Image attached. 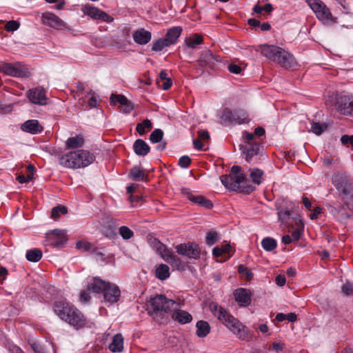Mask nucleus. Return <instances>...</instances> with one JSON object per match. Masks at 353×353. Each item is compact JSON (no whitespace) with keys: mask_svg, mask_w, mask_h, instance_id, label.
<instances>
[{"mask_svg":"<svg viewBox=\"0 0 353 353\" xmlns=\"http://www.w3.org/2000/svg\"><path fill=\"white\" fill-rule=\"evenodd\" d=\"M133 149L137 155L141 157L146 156L150 150V146L142 139H137L134 141Z\"/></svg>","mask_w":353,"mask_h":353,"instance_id":"393cba45","label":"nucleus"},{"mask_svg":"<svg viewBox=\"0 0 353 353\" xmlns=\"http://www.w3.org/2000/svg\"><path fill=\"white\" fill-rule=\"evenodd\" d=\"M120 296L121 291L115 284L110 283L103 292L104 300L111 304L117 302Z\"/></svg>","mask_w":353,"mask_h":353,"instance_id":"a211bd4d","label":"nucleus"},{"mask_svg":"<svg viewBox=\"0 0 353 353\" xmlns=\"http://www.w3.org/2000/svg\"><path fill=\"white\" fill-rule=\"evenodd\" d=\"M186 197L192 203L203 207L206 209H211L213 207L212 202L202 195H194L190 192H184Z\"/></svg>","mask_w":353,"mask_h":353,"instance_id":"6ab92c4d","label":"nucleus"},{"mask_svg":"<svg viewBox=\"0 0 353 353\" xmlns=\"http://www.w3.org/2000/svg\"><path fill=\"white\" fill-rule=\"evenodd\" d=\"M220 180L227 189L232 191L250 194L254 190V188L252 185H241L247 181V179L245 174L241 172V168L239 165H233L231 168L230 175H222Z\"/></svg>","mask_w":353,"mask_h":353,"instance_id":"20e7f679","label":"nucleus"},{"mask_svg":"<svg viewBox=\"0 0 353 353\" xmlns=\"http://www.w3.org/2000/svg\"><path fill=\"white\" fill-rule=\"evenodd\" d=\"M95 161V156L85 150L70 152L59 157L61 165L72 169L85 168Z\"/></svg>","mask_w":353,"mask_h":353,"instance_id":"39448f33","label":"nucleus"},{"mask_svg":"<svg viewBox=\"0 0 353 353\" xmlns=\"http://www.w3.org/2000/svg\"><path fill=\"white\" fill-rule=\"evenodd\" d=\"M321 211H322V209L320 208V207H316L314 209V211L313 212H312L310 214V218L312 219V220H315L317 219L318 217V215L320 214L321 213Z\"/></svg>","mask_w":353,"mask_h":353,"instance_id":"680f3d73","label":"nucleus"},{"mask_svg":"<svg viewBox=\"0 0 353 353\" xmlns=\"http://www.w3.org/2000/svg\"><path fill=\"white\" fill-rule=\"evenodd\" d=\"M210 139V134L207 130H202L199 132V139L201 141H205Z\"/></svg>","mask_w":353,"mask_h":353,"instance_id":"e2e57ef3","label":"nucleus"},{"mask_svg":"<svg viewBox=\"0 0 353 353\" xmlns=\"http://www.w3.org/2000/svg\"><path fill=\"white\" fill-rule=\"evenodd\" d=\"M212 254L215 257H219L223 254V248H221V247H214L212 250Z\"/></svg>","mask_w":353,"mask_h":353,"instance_id":"774afa93","label":"nucleus"},{"mask_svg":"<svg viewBox=\"0 0 353 353\" xmlns=\"http://www.w3.org/2000/svg\"><path fill=\"white\" fill-rule=\"evenodd\" d=\"M110 103L113 105L119 103L121 105V111L124 113H129L133 109L132 103L125 97L120 94H112Z\"/></svg>","mask_w":353,"mask_h":353,"instance_id":"2eb2a0df","label":"nucleus"},{"mask_svg":"<svg viewBox=\"0 0 353 353\" xmlns=\"http://www.w3.org/2000/svg\"><path fill=\"white\" fill-rule=\"evenodd\" d=\"M84 144V139L81 135L72 137L66 141V147L70 148H77L82 147Z\"/></svg>","mask_w":353,"mask_h":353,"instance_id":"7c9ffc66","label":"nucleus"},{"mask_svg":"<svg viewBox=\"0 0 353 353\" xmlns=\"http://www.w3.org/2000/svg\"><path fill=\"white\" fill-rule=\"evenodd\" d=\"M26 259L31 262H38L42 257V251L38 248L28 250L26 254Z\"/></svg>","mask_w":353,"mask_h":353,"instance_id":"473e14b6","label":"nucleus"},{"mask_svg":"<svg viewBox=\"0 0 353 353\" xmlns=\"http://www.w3.org/2000/svg\"><path fill=\"white\" fill-rule=\"evenodd\" d=\"M194 148L198 150H202L203 148V144L200 139H194L193 140Z\"/></svg>","mask_w":353,"mask_h":353,"instance_id":"338daca9","label":"nucleus"},{"mask_svg":"<svg viewBox=\"0 0 353 353\" xmlns=\"http://www.w3.org/2000/svg\"><path fill=\"white\" fill-rule=\"evenodd\" d=\"M167 263H170L172 267L175 268L177 270L182 269V262L181 260L177 257L176 255H174L170 261Z\"/></svg>","mask_w":353,"mask_h":353,"instance_id":"3c124183","label":"nucleus"},{"mask_svg":"<svg viewBox=\"0 0 353 353\" xmlns=\"http://www.w3.org/2000/svg\"><path fill=\"white\" fill-rule=\"evenodd\" d=\"M19 23L17 21L10 20L8 21L5 26V28L8 32H13L19 28Z\"/></svg>","mask_w":353,"mask_h":353,"instance_id":"8fccbe9b","label":"nucleus"},{"mask_svg":"<svg viewBox=\"0 0 353 353\" xmlns=\"http://www.w3.org/2000/svg\"><path fill=\"white\" fill-rule=\"evenodd\" d=\"M219 239L218 234L215 231H210L207 233L205 242L209 245H214Z\"/></svg>","mask_w":353,"mask_h":353,"instance_id":"49530a36","label":"nucleus"},{"mask_svg":"<svg viewBox=\"0 0 353 353\" xmlns=\"http://www.w3.org/2000/svg\"><path fill=\"white\" fill-rule=\"evenodd\" d=\"M152 123L150 120L146 119L142 123H139L137 125L136 130L140 135H143L145 133V128L151 129Z\"/></svg>","mask_w":353,"mask_h":353,"instance_id":"4c0bfd02","label":"nucleus"},{"mask_svg":"<svg viewBox=\"0 0 353 353\" xmlns=\"http://www.w3.org/2000/svg\"><path fill=\"white\" fill-rule=\"evenodd\" d=\"M234 296L236 301L241 307H247L251 303V292L245 288H239L234 290Z\"/></svg>","mask_w":353,"mask_h":353,"instance_id":"dca6fc26","label":"nucleus"},{"mask_svg":"<svg viewBox=\"0 0 353 353\" xmlns=\"http://www.w3.org/2000/svg\"><path fill=\"white\" fill-rule=\"evenodd\" d=\"M123 349V338L121 334L114 336L112 341L109 345V350L112 352H121Z\"/></svg>","mask_w":353,"mask_h":353,"instance_id":"c85d7f7f","label":"nucleus"},{"mask_svg":"<svg viewBox=\"0 0 353 353\" xmlns=\"http://www.w3.org/2000/svg\"><path fill=\"white\" fill-rule=\"evenodd\" d=\"M307 2L319 20L327 21L332 19V13L323 1L321 0H307Z\"/></svg>","mask_w":353,"mask_h":353,"instance_id":"9b49d317","label":"nucleus"},{"mask_svg":"<svg viewBox=\"0 0 353 353\" xmlns=\"http://www.w3.org/2000/svg\"><path fill=\"white\" fill-rule=\"evenodd\" d=\"M90 252L97 256H100L102 261L105 260L104 254L98 248H95L93 245L92 248L90 250Z\"/></svg>","mask_w":353,"mask_h":353,"instance_id":"0e129e2a","label":"nucleus"},{"mask_svg":"<svg viewBox=\"0 0 353 353\" xmlns=\"http://www.w3.org/2000/svg\"><path fill=\"white\" fill-rule=\"evenodd\" d=\"M176 250L179 254L186 256L189 259H199L200 258L201 250L199 245L196 243H181L176 246Z\"/></svg>","mask_w":353,"mask_h":353,"instance_id":"f8f14e48","label":"nucleus"},{"mask_svg":"<svg viewBox=\"0 0 353 353\" xmlns=\"http://www.w3.org/2000/svg\"><path fill=\"white\" fill-rule=\"evenodd\" d=\"M50 243L54 247H58L64 244L67 239L64 230L55 229L52 230L48 236Z\"/></svg>","mask_w":353,"mask_h":353,"instance_id":"4be33fe9","label":"nucleus"},{"mask_svg":"<svg viewBox=\"0 0 353 353\" xmlns=\"http://www.w3.org/2000/svg\"><path fill=\"white\" fill-rule=\"evenodd\" d=\"M0 72L5 75L16 78H26L30 75L28 68L21 62L3 63L0 64Z\"/></svg>","mask_w":353,"mask_h":353,"instance_id":"1a4fd4ad","label":"nucleus"},{"mask_svg":"<svg viewBox=\"0 0 353 353\" xmlns=\"http://www.w3.org/2000/svg\"><path fill=\"white\" fill-rule=\"evenodd\" d=\"M97 19H100L107 23H110L114 20L112 17L108 15L106 12L101 10L99 12Z\"/></svg>","mask_w":353,"mask_h":353,"instance_id":"864d4df0","label":"nucleus"},{"mask_svg":"<svg viewBox=\"0 0 353 353\" xmlns=\"http://www.w3.org/2000/svg\"><path fill=\"white\" fill-rule=\"evenodd\" d=\"M179 307V305H175L173 308L172 319L181 325L190 323L192 321V316L188 312L180 310Z\"/></svg>","mask_w":353,"mask_h":353,"instance_id":"f3484780","label":"nucleus"},{"mask_svg":"<svg viewBox=\"0 0 353 353\" xmlns=\"http://www.w3.org/2000/svg\"><path fill=\"white\" fill-rule=\"evenodd\" d=\"M221 59L219 56L214 54L210 50L205 49L201 52L197 62L201 67L208 68L213 70L216 63L220 62Z\"/></svg>","mask_w":353,"mask_h":353,"instance_id":"ddd939ff","label":"nucleus"},{"mask_svg":"<svg viewBox=\"0 0 353 353\" xmlns=\"http://www.w3.org/2000/svg\"><path fill=\"white\" fill-rule=\"evenodd\" d=\"M181 32L182 28L179 26L170 28L167 31L165 39L168 41V43H169L168 44H170V46L174 44L177 41L181 34Z\"/></svg>","mask_w":353,"mask_h":353,"instance_id":"a878e982","label":"nucleus"},{"mask_svg":"<svg viewBox=\"0 0 353 353\" xmlns=\"http://www.w3.org/2000/svg\"><path fill=\"white\" fill-rule=\"evenodd\" d=\"M191 163V159L187 156L184 155L179 158V165L182 168H187Z\"/></svg>","mask_w":353,"mask_h":353,"instance_id":"603ef678","label":"nucleus"},{"mask_svg":"<svg viewBox=\"0 0 353 353\" xmlns=\"http://www.w3.org/2000/svg\"><path fill=\"white\" fill-rule=\"evenodd\" d=\"M27 170H28V174L26 176L27 177L28 182H29V181H32L33 179V175H34V172L35 170V168L33 165L30 164L28 165Z\"/></svg>","mask_w":353,"mask_h":353,"instance_id":"bf43d9fd","label":"nucleus"},{"mask_svg":"<svg viewBox=\"0 0 353 353\" xmlns=\"http://www.w3.org/2000/svg\"><path fill=\"white\" fill-rule=\"evenodd\" d=\"M278 210V218L279 220L281 221L283 223H285L287 221V220L290 218L291 215V212L289 210H285L283 208H277Z\"/></svg>","mask_w":353,"mask_h":353,"instance_id":"a18cd8bd","label":"nucleus"},{"mask_svg":"<svg viewBox=\"0 0 353 353\" xmlns=\"http://www.w3.org/2000/svg\"><path fill=\"white\" fill-rule=\"evenodd\" d=\"M163 132L161 129H155L150 135V141L153 143L161 142L163 139Z\"/></svg>","mask_w":353,"mask_h":353,"instance_id":"c03bdc74","label":"nucleus"},{"mask_svg":"<svg viewBox=\"0 0 353 353\" xmlns=\"http://www.w3.org/2000/svg\"><path fill=\"white\" fill-rule=\"evenodd\" d=\"M203 37L201 34H195L185 40L186 46L190 48H196V46L203 42Z\"/></svg>","mask_w":353,"mask_h":353,"instance_id":"72a5a7b5","label":"nucleus"},{"mask_svg":"<svg viewBox=\"0 0 353 353\" xmlns=\"http://www.w3.org/2000/svg\"><path fill=\"white\" fill-rule=\"evenodd\" d=\"M196 334L199 338L205 337L210 332V325L208 322L200 320L196 323Z\"/></svg>","mask_w":353,"mask_h":353,"instance_id":"bb28decb","label":"nucleus"},{"mask_svg":"<svg viewBox=\"0 0 353 353\" xmlns=\"http://www.w3.org/2000/svg\"><path fill=\"white\" fill-rule=\"evenodd\" d=\"M262 248L267 252H271L274 250L276 246V241L271 237H265L261 241Z\"/></svg>","mask_w":353,"mask_h":353,"instance_id":"f704fd0d","label":"nucleus"},{"mask_svg":"<svg viewBox=\"0 0 353 353\" xmlns=\"http://www.w3.org/2000/svg\"><path fill=\"white\" fill-rule=\"evenodd\" d=\"M327 128V125L325 123H321L313 122L312 123V132L316 134L321 135Z\"/></svg>","mask_w":353,"mask_h":353,"instance_id":"37998d69","label":"nucleus"},{"mask_svg":"<svg viewBox=\"0 0 353 353\" xmlns=\"http://www.w3.org/2000/svg\"><path fill=\"white\" fill-rule=\"evenodd\" d=\"M238 272L241 274H245L247 280H251L253 277V273L249 270L243 265H239L238 266Z\"/></svg>","mask_w":353,"mask_h":353,"instance_id":"09e8293b","label":"nucleus"},{"mask_svg":"<svg viewBox=\"0 0 353 353\" xmlns=\"http://www.w3.org/2000/svg\"><path fill=\"white\" fill-rule=\"evenodd\" d=\"M83 10L85 14L94 19H97L100 12V10H99L98 8L92 7L89 5L84 6Z\"/></svg>","mask_w":353,"mask_h":353,"instance_id":"ea45409f","label":"nucleus"},{"mask_svg":"<svg viewBox=\"0 0 353 353\" xmlns=\"http://www.w3.org/2000/svg\"><path fill=\"white\" fill-rule=\"evenodd\" d=\"M34 353H48L45 348L38 343H34L31 345Z\"/></svg>","mask_w":353,"mask_h":353,"instance_id":"13d9d810","label":"nucleus"},{"mask_svg":"<svg viewBox=\"0 0 353 353\" xmlns=\"http://www.w3.org/2000/svg\"><path fill=\"white\" fill-rule=\"evenodd\" d=\"M53 310L61 320L76 329L81 328L86 324V319L83 314L73 305L65 301L54 302Z\"/></svg>","mask_w":353,"mask_h":353,"instance_id":"f03ea898","label":"nucleus"},{"mask_svg":"<svg viewBox=\"0 0 353 353\" xmlns=\"http://www.w3.org/2000/svg\"><path fill=\"white\" fill-rule=\"evenodd\" d=\"M68 212L66 207L63 205H58L52 209L51 217L56 219L59 217L60 214H65Z\"/></svg>","mask_w":353,"mask_h":353,"instance_id":"a19ab883","label":"nucleus"},{"mask_svg":"<svg viewBox=\"0 0 353 353\" xmlns=\"http://www.w3.org/2000/svg\"><path fill=\"white\" fill-rule=\"evenodd\" d=\"M119 233L124 240H128L134 236L133 231L127 226H121L119 228Z\"/></svg>","mask_w":353,"mask_h":353,"instance_id":"79ce46f5","label":"nucleus"},{"mask_svg":"<svg viewBox=\"0 0 353 353\" xmlns=\"http://www.w3.org/2000/svg\"><path fill=\"white\" fill-rule=\"evenodd\" d=\"M165 38L159 39L153 43L152 50L155 52L161 51L165 47L170 46Z\"/></svg>","mask_w":353,"mask_h":353,"instance_id":"58836bf2","label":"nucleus"},{"mask_svg":"<svg viewBox=\"0 0 353 353\" xmlns=\"http://www.w3.org/2000/svg\"><path fill=\"white\" fill-rule=\"evenodd\" d=\"M155 276L161 281L168 279L170 276V268L165 264H160L155 270Z\"/></svg>","mask_w":353,"mask_h":353,"instance_id":"c756f323","label":"nucleus"},{"mask_svg":"<svg viewBox=\"0 0 353 353\" xmlns=\"http://www.w3.org/2000/svg\"><path fill=\"white\" fill-rule=\"evenodd\" d=\"M332 182L341 195L346 208L353 210V178L345 173H337L332 176Z\"/></svg>","mask_w":353,"mask_h":353,"instance_id":"0eeeda50","label":"nucleus"},{"mask_svg":"<svg viewBox=\"0 0 353 353\" xmlns=\"http://www.w3.org/2000/svg\"><path fill=\"white\" fill-rule=\"evenodd\" d=\"M155 248L158 254L165 262L170 261V259L174 255L170 250H169L163 243H161L160 241H157Z\"/></svg>","mask_w":353,"mask_h":353,"instance_id":"cd10ccee","label":"nucleus"},{"mask_svg":"<svg viewBox=\"0 0 353 353\" xmlns=\"http://www.w3.org/2000/svg\"><path fill=\"white\" fill-rule=\"evenodd\" d=\"M242 153L247 162H251L252 158L259 153V145L257 143H247L242 147Z\"/></svg>","mask_w":353,"mask_h":353,"instance_id":"412c9836","label":"nucleus"},{"mask_svg":"<svg viewBox=\"0 0 353 353\" xmlns=\"http://www.w3.org/2000/svg\"><path fill=\"white\" fill-rule=\"evenodd\" d=\"M210 308L213 315L239 339L245 341H250L252 339V332L218 303L212 302L210 305Z\"/></svg>","mask_w":353,"mask_h":353,"instance_id":"f257e3e1","label":"nucleus"},{"mask_svg":"<svg viewBox=\"0 0 353 353\" xmlns=\"http://www.w3.org/2000/svg\"><path fill=\"white\" fill-rule=\"evenodd\" d=\"M28 97L32 103L41 105H46L48 101L46 95V90L42 87H37L29 90L28 92Z\"/></svg>","mask_w":353,"mask_h":353,"instance_id":"4468645a","label":"nucleus"},{"mask_svg":"<svg viewBox=\"0 0 353 353\" xmlns=\"http://www.w3.org/2000/svg\"><path fill=\"white\" fill-rule=\"evenodd\" d=\"M342 291L346 295H350L353 293V283L347 282L342 287Z\"/></svg>","mask_w":353,"mask_h":353,"instance_id":"6e6d98bb","label":"nucleus"},{"mask_svg":"<svg viewBox=\"0 0 353 353\" xmlns=\"http://www.w3.org/2000/svg\"><path fill=\"white\" fill-rule=\"evenodd\" d=\"M132 37L135 43L145 45L151 40L152 34L150 32L141 28L134 31Z\"/></svg>","mask_w":353,"mask_h":353,"instance_id":"b1692460","label":"nucleus"},{"mask_svg":"<svg viewBox=\"0 0 353 353\" xmlns=\"http://www.w3.org/2000/svg\"><path fill=\"white\" fill-rule=\"evenodd\" d=\"M76 248L78 250H83L85 252H90L92 248V244L87 241H78L76 243Z\"/></svg>","mask_w":353,"mask_h":353,"instance_id":"de8ad7c7","label":"nucleus"},{"mask_svg":"<svg viewBox=\"0 0 353 353\" xmlns=\"http://www.w3.org/2000/svg\"><path fill=\"white\" fill-rule=\"evenodd\" d=\"M110 283L106 282L99 277H94L92 281L88 285V290L94 293H101L105 291Z\"/></svg>","mask_w":353,"mask_h":353,"instance_id":"5701e85b","label":"nucleus"},{"mask_svg":"<svg viewBox=\"0 0 353 353\" xmlns=\"http://www.w3.org/2000/svg\"><path fill=\"white\" fill-rule=\"evenodd\" d=\"M325 105L342 114L353 117V95L328 92Z\"/></svg>","mask_w":353,"mask_h":353,"instance_id":"423d86ee","label":"nucleus"},{"mask_svg":"<svg viewBox=\"0 0 353 353\" xmlns=\"http://www.w3.org/2000/svg\"><path fill=\"white\" fill-rule=\"evenodd\" d=\"M164 82L161 85V88L164 90H168L172 85V81L171 79H166V80H163Z\"/></svg>","mask_w":353,"mask_h":353,"instance_id":"69168bd1","label":"nucleus"},{"mask_svg":"<svg viewBox=\"0 0 353 353\" xmlns=\"http://www.w3.org/2000/svg\"><path fill=\"white\" fill-rule=\"evenodd\" d=\"M248 114L243 110H234L232 111L229 108H225L221 115V119L225 123L242 124L245 123Z\"/></svg>","mask_w":353,"mask_h":353,"instance_id":"9d476101","label":"nucleus"},{"mask_svg":"<svg viewBox=\"0 0 353 353\" xmlns=\"http://www.w3.org/2000/svg\"><path fill=\"white\" fill-rule=\"evenodd\" d=\"M341 141L343 145L353 146V135H343L341 138Z\"/></svg>","mask_w":353,"mask_h":353,"instance_id":"5fc2aeb1","label":"nucleus"},{"mask_svg":"<svg viewBox=\"0 0 353 353\" xmlns=\"http://www.w3.org/2000/svg\"><path fill=\"white\" fill-rule=\"evenodd\" d=\"M21 129L23 132H28L32 134H36L41 132L43 128L37 120L30 119L21 124Z\"/></svg>","mask_w":353,"mask_h":353,"instance_id":"aec40b11","label":"nucleus"},{"mask_svg":"<svg viewBox=\"0 0 353 353\" xmlns=\"http://www.w3.org/2000/svg\"><path fill=\"white\" fill-rule=\"evenodd\" d=\"M43 17L44 21L51 26H61L63 24V21L54 14L46 13Z\"/></svg>","mask_w":353,"mask_h":353,"instance_id":"2f4dec72","label":"nucleus"},{"mask_svg":"<svg viewBox=\"0 0 353 353\" xmlns=\"http://www.w3.org/2000/svg\"><path fill=\"white\" fill-rule=\"evenodd\" d=\"M150 304L152 310H148V314L154 320L159 321L162 312H171L175 305H179L174 300L168 299L165 296L159 294L150 299Z\"/></svg>","mask_w":353,"mask_h":353,"instance_id":"6e6552de","label":"nucleus"},{"mask_svg":"<svg viewBox=\"0 0 353 353\" xmlns=\"http://www.w3.org/2000/svg\"><path fill=\"white\" fill-rule=\"evenodd\" d=\"M250 176L253 183L259 185L262 182V176L263 174V170L259 168L250 169Z\"/></svg>","mask_w":353,"mask_h":353,"instance_id":"e433bc0d","label":"nucleus"},{"mask_svg":"<svg viewBox=\"0 0 353 353\" xmlns=\"http://www.w3.org/2000/svg\"><path fill=\"white\" fill-rule=\"evenodd\" d=\"M228 70L234 74H239L241 72V68L236 64L231 63L228 67Z\"/></svg>","mask_w":353,"mask_h":353,"instance_id":"4d7b16f0","label":"nucleus"},{"mask_svg":"<svg viewBox=\"0 0 353 353\" xmlns=\"http://www.w3.org/2000/svg\"><path fill=\"white\" fill-rule=\"evenodd\" d=\"M275 281L279 286L282 287L285 284L286 279L285 276L279 274L276 276Z\"/></svg>","mask_w":353,"mask_h":353,"instance_id":"052dcab7","label":"nucleus"},{"mask_svg":"<svg viewBox=\"0 0 353 353\" xmlns=\"http://www.w3.org/2000/svg\"><path fill=\"white\" fill-rule=\"evenodd\" d=\"M129 176L131 179L134 181H144L146 176L143 170L138 168H133L129 172Z\"/></svg>","mask_w":353,"mask_h":353,"instance_id":"c9c22d12","label":"nucleus"},{"mask_svg":"<svg viewBox=\"0 0 353 353\" xmlns=\"http://www.w3.org/2000/svg\"><path fill=\"white\" fill-rule=\"evenodd\" d=\"M259 50L268 60L277 63L285 69L293 68L297 65L292 55L279 46L264 44L259 46Z\"/></svg>","mask_w":353,"mask_h":353,"instance_id":"7ed1b4c3","label":"nucleus"}]
</instances>
